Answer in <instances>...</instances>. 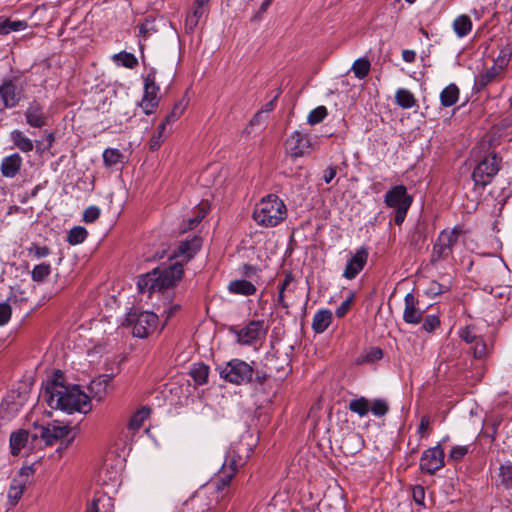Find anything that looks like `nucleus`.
Segmentation results:
<instances>
[{"mask_svg": "<svg viewBox=\"0 0 512 512\" xmlns=\"http://www.w3.org/2000/svg\"><path fill=\"white\" fill-rule=\"evenodd\" d=\"M42 397L51 409H59L68 414H86L91 410L89 396L77 386H66L60 372H56L53 379L47 381Z\"/></svg>", "mask_w": 512, "mask_h": 512, "instance_id": "f257e3e1", "label": "nucleus"}, {"mask_svg": "<svg viewBox=\"0 0 512 512\" xmlns=\"http://www.w3.org/2000/svg\"><path fill=\"white\" fill-rule=\"evenodd\" d=\"M184 274L183 265L174 263L168 267H158L138 279L137 286L142 293L160 292L173 287Z\"/></svg>", "mask_w": 512, "mask_h": 512, "instance_id": "f03ea898", "label": "nucleus"}, {"mask_svg": "<svg viewBox=\"0 0 512 512\" xmlns=\"http://www.w3.org/2000/svg\"><path fill=\"white\" fill-rule=\"evenodd\" d=\"M252 217L259 226L276 227L286 219L287 207L277 195L269 194L255 205Z\"/></svg>", "mask_w": 512, "mask_h": 512, "instance_id": "7ed1b4c3", "label": "nucleus"}, {"mask_svg": "<svg viewBox=\"0 0 512 512\" xmlns=\"http://www.w3.org/2000/svg\"><path fill=\"white\" fill-rule=\"evenodd\" d=\"M244 463L245 461L239 452L235 448L230 449L221 469L216 477L205 487V491L213 489V491L218 494L223 492L224 489L229 486L238 468L243 466Z\"/></svg>", "mask_w": 512, "mask_h": 512, "instance_id": "20e7f679", "label": "nucleus"}, {"mask_svg": "<svg viewBox=\"0 0 512 512\" xmlns=\"http://www.w3.org/2000/svg\"><path fill=\"white\" fill-rule=\"evenodd\" d=\"M217 370L222 379L235 385L250 383L254 375L253 366L246 361L237 358L219 365Z\"/></svg>", "mask_w": 512, "mask_h": 512, "instance_id": "39448f33", "label": "nucleus"}, {"mask_svg": "<svg viewBox=\"0 0 512 512\" xmlns=\"http://www.w3.org/2000/svg\"><path fill=\"white\" fill-rule=\"evenodd\" d=\"M413 202V197L407 193L406 186L400 184L393 186L384 195V203L395 210L394 222L401 225Z\"/></svg>", "mask_w": 512, "mask_h": 512, "instance_id": "423d86ee", "label": "nucleus"}, {"mask_svg": "<svg viewBox=\"0 0 512 512\" xmlns=\"http://www.w3.org/2000/svg\"><path fill=\"white\" fill-rule=\"evenodd\" d=\"M501 157L495 152H491L484 156L475 166L472 179L476 186L484 188L492 182L494 177L500 170Z\"/></svg>", "mask_w": 512, "mask_h": 512, "instance_id": "0eeeda50", "label": "nucleus"}, {"mask_svg": "<svg viewBox=\"0 0 512 512\" xmlns=\"http://www.w3.org/2000/svg\"><path fill=\"white\" fill-rule=\"evenodd\" d=\"M126 322L133 328V335L145 338L157 328L158 316L150 311H131L127 314Z\"/></svg>", "mask_w": 512, "mask_h": 512, "instance_id": "6e6552de", "label": "nucleus"}, {"mask_svg": "<svg viewBox=\"0 0 512 512\" xmlns=\"http://www.w3.org/2000/svg\"><path fill=\"white\" fill-rule=\"evenodd\" d=\"M24 97V87L19 78L4 79L0 84V111L19 105Z\"/></svg>", "mask_w": 512, "mask_h": 512, "instance_id": "1a4fd4ad", "label": "nucleus"}, {"mask_svg": "<svg viewBox=\"0 0 512 512\" xmlns=\"http://www.w3.org/2000/svg\"><path fill=\"white\" fill-rule=\"evenodd\" d=\"M462 234L463 230L457 226L452 230L441 231L433 246L431 262L435 263L449 257L453 252V247Z\"/></svg>", "mask_w": 512, "mask_h": 512, "instance_id": "9d476101", "label": "nucleus"}, {"mask_svg": "<svg viewBox=\"0 0 512 512\" xmlns=\"http://www.w3.org/2000/svg\"><path fill=\"white\" fill-rule=\"evenodd\" d=\"M237 343L240 345H253L265 339L268 327L263 320H251L242 328H232Z\"/></svg>", "mask_w": 512, "mask_h": 512, "instance_id": "9b49d317", "label": "nucleus"}, {"mask_svg": "<svg viewBox=\"0 0 512 512\" xmlns=\"http://www.w3.org/2000/svg\"><path fill=\"white\" fill-rule=\"evenodd\" d=\"M287 150L293 158L303 157L314 150V142L310 135L294 131L287 139Z\"/></svg>", "mask_w": 512, "mask_h": 512, "instance_id": "f8f14e48", "label": "nucleus"}, {"mask_svg": "<svg viewBox=\"0 0 512 512\" xmlns=\"http://www.w3.org/2000/svg\"><path fill=\"white\" fill-rule=\"evenodd\" d=\"M69 432L70 428L68 425L54 421L47 425L35 426V433L32 437L35 439L40 437L46 445H51L58 439L66 437Z\"/></svg>", "mask_w": 512, "mask_h": 512, "instance_id": "ddd939ff", "label": "nucleus"}, {"mask_svg": "<svg viewBox=\"0 0 512 512\" xmlns=\"http://www.w3.org/2000/svg\"><path fill=\"white\" fill-rule=\"evenodd\" d=\"M444 450L438 444L425 450L420 458V469L433 475L436 471L444 467Z\"/></svg>", "mask_w": 512, "mask_h": 512, "instance_id": "4468645a", "label": "nucleus"}, {"mask_svg": "<svg viewBox=\"0 0 512 512\" xmlns=\"http://www.w3.org/2000/svg\"><path fill=\"white\" fill-rule=\"evenodd\" d=\"M159 87L155 83V72L151 71L144 79V95L140 106L146 115L153 113L157 107Z\"/></svg>", "mask_w": 512, "mask_h": 512, "instance_id": "2eb2a0df", "label": "nucleus"}, {"mask_svg": "<svg viewBox=\"0 0 512 512\" xmlns=\"http://www.w3.org/2000/svg\"><path fill=\"white\" fill-rule=\"evenodd\" d=\"M459 337L471 346L473 356L476 359H483L487 355V345L477 333L475 327L467 326L459 330Z\"/></svg>", "mask_w": 512, "mask_h": 512, "instance_id": "dca6fc26", "label": "nucleus"}, {"mask_svg": "<svg viewBox=\"0 0 512 512\" xmlns=\"http://www.w3.org/2000/svg\"><path fill=\"white\" fill-rule=\"evenodd\" d=\"M368 249L366 247H360L347 261L345 269L343 271V277L347 280L354 279L365 267L368 260Z\"/></svg>", "mask_w": 512, "mask_h": 512, "instance_id": "f3484780", "label": "nucleus"}, {"mask_svg": "<svg viewBox=\"0 0 512 512\" xmlns=\"http://www.w3.org/2000/svg\"><path fill=\"white\" fill-rule=\"evenodd\" d=\"M26 123L33 128H42L49 122L44 106L38 101H31L24 112Z\"/></svg>", "mask_w": 512, "mask_h": 512, "instance_id": "a211bd4d", "label": "nucleus"}, {"mask_svg": "<svg viewBox=\"0 0 512 512\" xmlns=\"http://www.w3.org/2000/svg\"><path fill=\"white\" fill-rule=\"evenodd\" d=\"M210 0H195L190 12L187 13L185 19V28L188 32H193L199 24V21L209 11Z\"/></svg>", "mask_w": 512, "mask_h": 512, "instance_id": "6ab92c4d", "label": "nucleus"}, {"mask_svg": "<svg viewBox=\"0 0 512 512\" xmlns=\"http://www.w3.org/2000/svg\"><path fill=\"white\" fill-rule=\"evenodd\" d=\"M23 159L18 153L5 156L0 164V171L5 178H14L21 170Z\"/></svg>", "mask_w": 512, "mask_h": 512, "instance_id": "aec40b11", "label": "nucleus"}, {"mask_svg": "<svg viewBox=\"0 0 512 512\" xmlns=\"http://www.w3.org/2000/svg\"><path fill=\"white\" fill-rule=\"evenodd\" d=\"M405 308L403 319L408 324H418L422 320L423 312L416 306L417 299L412 293L406 294L404 298Z\"/></svg>", "mask_w": 512, "mask_h": 512, "instance_id": "412c9836", "label": "nucleus"}, {"mask_svg": "<svg viewBox=\"0 0 512 512\" xmlns=\"http://www.w3.org/2000/svg\"><path fill=\"white\" fill-rule=\"evenodd\" d=\"M201 247V239L193 237L189 240L182 241L177 250L174 252L176 256H182L184 259H191Z\"/></svg>", "mask_w": 512, "mask_h": 512, "instance_id": "4be33fe9", "label": "nucleus"}, {"mask_svg": "<svg viewBox=\"0 0 512 512\" xmlns=\"http://www.w3.org/2000/svg\"><path fill=\"white\" fill-rule=\"evenodd\" d=\"M332 312L328 309L317 311L312 320V328L316 333H323L331 324Z\"/></svg>", "mask_w": 512, "mask_h": 512, "instance_id": "5701e85b", "label": "nucleus"}, {"mask_svg": "<svg viewBox=\"0 0 512 512\" xmlns=\"http://www.w3.org/2000/svg\"><path fill=\"white\" fill-rule=\"evenodd\" d=\"M228 290L232 294H239L243 296H250L256 293V286L245 279L231 281L228 285Z\"/></svg>", "mask_w": 512, "mask_h": 512, "instance_id": "b1692460", "label": "nucleus"}, {"mask_svg": "<svg viewBox=\"0 0 512 512\" xmlns=\"http://www.w3.org/2000/svg\"><path fill=\"white\" fill-rule=\"evenodd\" d=\"M10 139L14 146L23 153H29L34 148L33 141L25 136L24 133L20 130H13L10 133Z\"/></svg>", "mask_w": 512, "mask_h": 512, "instance_id": "393cba45", "label": "nucleus"}, {"mask_svg": "<svg viewBox=\"0 0 512 512\" xmlns=\"http://www.w3.org/2000/svg\"><path fill=\"white\" fill-rule=\"evenodd\" d=\"M396 104L403 109L417 106V100L413 93L405 88H399L395 93Z\"/></svg>", "mask_w": 512, "mask_h": 512, "instance_id": "a878e982", "label": "nucleus"}, {"mask_svg": "<svg viewBox=\"0 0 512 512\" xmlns=\"http://www.w3.org/2000/svg\"><path fill=\"white\" fill-rule=\"evenodd\" d=\"M459 99V88L451 83L446 86L440 93V102L444 107L453 106Z\"/></svg>", "mask_w": 512, "mask_h": 512, "instance_id": "bb28decb", "label": "nucleus"}, {"mask_svg": "<svg viewBox=\"0 0 512 512\" xmlns=\"http://www.w3.org/2000/svg\"><path fill=\"white\" fill-rule=\"evenodd\" d=\"M25 490V482L22 479L14 478L9 487L8 501L11 506H15L21 499Z\"/></svg>", "mask_w": 512, "mask_h": 512, "instance_id": "cd10ccee", "label": "nucleus"}, {"mask_svg": "<svg viewBox=\"0 0 512 512\" xmlns=\"http://www.w3.org/2000/svg\"><path fill=\"white\" fill-rule=\"evenodd\" d=\"M453 30L458 37H465L472 30V21L468 15L462 14L453 21Z\"/></svg>", "mask_w": 512, "mask_h": 512, "instance_id": "c85d7f7f", "label": "nucleus"}, {"mask_svg": "<svg viewBox=\"0 0 512 512\" xmlns=\"http://www.w3.org/2000/svg\"><path fill=\"white\" fill-rule=\"evenodd\" d=\"M28 24L24 20L4 19L0 21V35H8L11 32L25 30Z\"/></svg>", "mask_w": 512, "mask_h": 512, "instance_id": "c756f323", "label": "nucleus"}, {"mask_svg": "<svg viewBox=\"0 0 512 512\" xmlns=\"http://www.w3.org/2000/svg\"><path fill=\"white\" fill-rule=\"evenodd\" d=\"M383 357V352L379 347H370L362 352L356 358V363L361 364H369L379 361Z\"/></svg>", "mask_w": 512, "mask_h": 512, "instance_id": "7c9ffc66", "label": "nucleus"}, {"mask_svg": "<svg viewBox=\"0 0 512 512\" xmlns=\"http://www.w3.org/2000/svg\"><path fill=\"white\" fill-rule=\"evenodd\" d=\"M349 410L359 417H365L370 411V401L363 396L352 399L349 402Z\"/></svg>", "mask_w": 512, "mask_h": 512, "instance_id": "2f4dec72", "label": "nucleus"}, {"mask_svg": "<svg viewBox=\"0 0 512 512\" xmlns=\"http://www.w3.org/2000/svg\"><path fill=\"white\" fill-rule=\"evenodd\" d=\"M29 433L26 431L13 432L10 436V447L13 455H18L28 441Z\"/></svg>", "mask_w": 512, "mask_h": 512, "instance_id": "473e14b6", "label": "nucleus"}, {"mask_svg": "<svg viewBox=\"0 0 512 512\" xmlns=\"http://www.w3.org/2000/svg\"><path fill=\"white\" fill-rule=\"evenodd\" d=\"M190 376L197 385H204L208 381L209 367L203 363L194 364L190 370Z\"/></svg>", "mask_w": 512, "mask_h": 512, "instance_id": "72a5a7b5", "label": "nucleus"}, {"mask_svg": "<svg viewBox=\"0 0 512 512\" xmlns=\"http://www.w3.org/2000/svg\"><path fill=\"white\" fill-rule=\"evenodd\" d=\"M123 158V154L116 148H107L103 152V163L106 168L122 163Z\"/></svg>", "mask_w": 512, "mask_h": 512, "instance_id": "f704fd0d", "label": "nucleus"}, {"mask_svg": "<svg viewBox=\"0 0 512 512\" xmlns=\"http://www.w3.org/2000/svg\"><path fill=\"white\" fill-rule=\"evenodd\" d=\"M293 280H294V276L292 275V273H287L285 275L283 281L278 285L279 292H278V297H277V304L284 309L289 308V304L285 300L284 293H285V290L287 289V287L289 286V284Z\"/></svg>", "mask_w": 512, "mask_h": 512, "instance_id": "c9c22d12", "label": "nucleus"}, {"mask_svg": "<svg viewBox=\"0 0 512 512\" xmlns=\"http://www.w3.org/2000/svg\"><path fill=\"white\" fill-rule=\"evenodd\" d=\"M113 60L129 69H133L138 65V60L135 55L126 51L115 54Z\"/></svg>", "mask_w": 512, "mask_h": 512, "instance_id": "e433bc0d", "label": "nucleus"}, {"mask_svg": "<svg viewBox=\"0 0 512 512\" xmlns=\"http://www.w3.org/2000/svg\"><path fill=\"white\" fill-rule=\"evenodd\" d=\"M370 67V62L366 58H360L353 63L351 70L356 78L364 79L368 75Z\"/></svg>", "mask_w": 512, "mask_h": 512, "instance_id": "4c0bfd02", "label": "nucleus"}, {"mask_svg": "<svg viewBox=\"0 0 512 512\" xmlns=\"http://www.w3.org/2000/svg\"><path fill=\"white\" fill-rule=\"evenodd\" d=\"M150 414L149 408H142L138 410L129 420L128 428L133 431H137L142 425L145 419Z\"/></svg>", "mask_w": 512, "mask_h": 512, "instance_id": "58836bf2", "label": "nucleus"}, {"mask_svg": "<svg viewBox=\"0 0 512 512\" xmlns=\"http://www.w3.org/2000/svg\"><path fill=\"white\" fill-rule=\"evenodd\" d=\"M87 235L88 233L84 227L76 226L69 231L67 241L71 245H77L84 242V240L87 238Z\"/></svg>", "mask_w": 512, "mask_h": 512, "instance_id": "ea45409f", "label": "nucleus"}, {"mask_svg": "<svg viewBox=\"0 0 512 512\" xmlns=\"http://www.w3.org/2000/svg\"><path fill=\"white\" fill-rule=\"evenodd\" d=\"M512 56V44H507L501 48L497 58L494 60V64H496L500 69H504Z\"/></svg>", "mask_w": 512, "mask_h": 512, "instance_id": "a19ab883", "label": "nucleus"}, {"mask_svg": "<svg viewBox=\"0 0 512 512\" xmlns=\"http://www.w3.org/2000/svg\"><path fill=\"white\" fill-rule=\"evenodd\" d=\"M187 106V102L185 100H181L177 102L172 111L165 117L164 121L162 123H165V126L167 124H171L175 122L184 112L185 108Z\"/></svg>", "mask_w": 512, "mask_h": 512, "instance_id": "79ce46f5", "label": "nucleus"}, {"mask_svg": "<svg viewBox=\"0 0 512 512\" xmlns=\"http://www.w3.org/2000/svg\"><path fill=\"white\" fill-rule=\"evenodd\" d=\"M499 477L501 479V483L506 488L512 487V463L505 462L499 468Z\"/></svg>", "mask_w": 512, "mask_h": 512, "instance_id": "37998d69", "label": "nucleus"}, {"mask_svg": "<svg viewBox=\"0 0 512 512\" xmlns=\"http://www.w3.org/2000/svg\"><path fill=\"white\" fill-rule=\"evenodd\" d=\"M370 411L376 417L385 416L389 411V405L384 399H374L370 402Z\"/></svg>", "mask_w": 512, "mask_h": 512, "instance_id": "c03bdc74", "label": "nucleus"}, {"mask_svg": "<svg viewBox=\"0 0 512 512\" xmlns=\"http://www.w3.org/2000/svg\"><path fill=\"white\" fill-rule=\"evenodd\" d=\"M51 273V266L47 263H41L36 265L32 272L31 277L36 282L43 281Z\"/></svg>", "mask_w": 512, "mask_h": 512, "instance_id": "a18cd8bd", "label": "nucleus"}, {"mask_svg": "<svg viewBox=\"0 0 512 512\" xmlns=\"http://www.w3.org/2000/svg\"><path fill=\"white\" fill-rule=\"evenodd\" d=\"M327 108L325 106H318L310 111L308 114L307 122L310 125H316L322 122L327 116Z\"/></svg>", "mask_w": 512, "mask_h": 512, "instance_id": "49530a36", "label": "nucleus"}, {"mask_svg": "<svg viewBox=\"0 0 512 512\" xmlns=\"http://www.w3.org/2000/svg\"><path fill=\"white\" fill-rule=\"evenodd\" d=\"M55 141V135L53 132L44 131L43 139L40 141H36L37 150L40 153L48 151L52 148L53 143Z\"/></svg>", "mask_w": 512, "mask_h": 512, "instance_id": "de8ad7c7", "label": "nucleus"}, {"mask_svg": "<svg viewBox=\"0 0 512 512\" xmlns=\"http://www.w3.org/2000/svg\"><path fill=\"white\" fill-rule=\"evenodd\" d=\"M110 498H107L105 495H101L99 497L93 498L91 503L87 506L85 512H101V507H104L105 504L110 505Z\"/></svg>", "mask_w": 512, "mask_h": 512, "instance_id": "09e8293b", "label": "nucleus"}, {"mask_svg": "<svg viewBox=\"0 0 512 512\" xmlns=\"http://www.w3.org/2000/svg\"><path fill=\"white\" fill-rule=\"evenodd\" d=\"M503 69H500L496 64H493V66L489 69H487L481 76H480V83L482 85H487L490 82H492L496 76L502 71Z\"/></svg>", "mask_w": 512, "mask_h": 512, "instance_id": "8fccbe9b", "label": "nucleus"}, {"mask_svg": "<svg viewBox=\"0 0 512 512\" xmlns=\"http://www.w3.org/2000/svg\"><path fill=\"white\" fill-rule=\"evenodd\" d=\"M165 128H166L165 123H161L158 126V132L151 137L150 149L152 151L158 149L160 147L161 143L163 142V140H164L163 132H164Z\"/></svg>", "mask_w": 512, "mask_h": 512, "instance_id": "3c124183", "label": "nucleus"}, {"mask_svg": "<svg viewBox=\"0 0 512 512\" xmlns=\"http://www.w3.org/2000/svg\"><path fill=\"white\" fill-rule=\"evenodd\" d=\"M100 216V209L97 206H89L84 210L83 221L86 223H92L97 220Z\"/></svg>", "mask_w": 512, "mask_h": 512, "instance_id": "603ef678", "label": "nucleus"}, {"mask_svg": "<svg viewBox=\"0 0 512 512\" xmlns=\"http://www.w3.org/2000/svg\"><path fill=\"white\" fill-rule=\"evenodd\" d=\"M354 297L355 294L351 293L349 297L345 301H343L341 305L336 309L335 314L338 318H342L347 314V312L351 308V304L353 302Z\"/></svg>", "mask_w": 512, "mask_h": 512, "instance_id": "864d4df0", "label": "nucleus"}, {"mask_svg": "<svg viewBox=\"0 0 512 512\" xmlns=\"http://www.w3.org/2000/svg\"><path fill=\"white\" fill-rule=\"evenodd\" d=\"M440 325V320L437 316L435 315H428L424 321H423V324H422V328L426 331V332H432L434 331L438 326Z\"/></svg>", "mask_w": 512, "mask_h": 512, "instance_id": "5fc2aeb1", "label": "nucleus"}, {"mask_svg": "<svg viewBox=\"0 0 512 512\" xmlns=\"http://www.w3.org/2000/svg\"><path fill=\"white\" fill-rule=\"evenodd\" d=\"M30 254H33L36 258H44L50 254V249L47 246H39L37 244H32L28 249Z\"/></svg>", "mask_w": 512, "mask_h": 512, "instance_id": "6e6d98bb", "label": "nucleus"}, {"mask_svg": "<svg viewBox=\"0 0 512 512\" xmlns=\"http://www.w3.org/2000/svg\"><path fill=\"white\" fill-rule=\"evenodd\" d=\"M468 451V446L457 445L451 449L449 456L451 459L458 461L462 459L468 453Z\"/></svg>", "mask_w": 512, "mask_h": 512, "instance_id": "4d7b16f0", "label": "nucleus"}, {"mask_svg": "<svg viewBox=\"0 0 512 512\" xmlns=\"http://www.w3.org/2000/svg\"><path fill=\"white\" fill-rule=\"evenodd\" d=\"M12 310L9 304L0 303V326L5 325L11 318Z\"/></svg>", "mask_w": 512, "mask_h": 512, "instance_id": "13d9d810", "label": "nucleus"}, {"mask_svg": "<svg viewBox=\"0 0 512 512\" xmlns=\"http://www.w3.org/2000/svg\"><path fill=\"white\" fill-rule=\"evenodd\" d=\"M412 497L416 504L424 506L425 490L422 486L416 485L412 488Z\"/></svg>", "mask_w": 512, "mask_h": 512, "instance_id": "bf43d9fd", "label": "nucleus"}, {"mask_svg": "<svg viewBox=\"0 0 512 512\" xmlns=\"http://www.w3.org/2000/svg\"><path fill=\"white\" fill-rule=\"evenodd\" d=\"M206 209L204 207L199 208L195 217L188 220V229H193L197 226L201 220L205 217Z\"/></svg>", "mask_w": 512, "mask_h": 512, "instance_id": "052dcab7", "label": "nucleus"}, {"mask_svg": "<svg viewBox=\"0 0 512 512\" xmlns=\"http://www.w3.org/2000/svg\"><path fill=\"white\" fill-rule=\"evenodd\" d=\"M112 376L108 374H104L94 379L91 382V388L93 389L95 386H103V391H105L108 383L111 381Z\"/></svg>", "mask_w": 512, "mask_h": 512, "instance_id": "680f3d73", "label": "nucleus"}, {"mask_svg": "<svg viewBox=\"0 0 512 512\" xmlns=\"http://www.w3.org/2000/svg\"><path fill=\"white\" fill-rule=\"evenodd\" d=\"M430 425V418L427 415H424L420 419V423L417 429V433L421 435V437H425V433L427 432Z\"/></svg>", "mask_w": 512, "mask_h": 512, "instance_id": "e2e57ef3", "label": "nucleus"}, {"mask_svg": "<svg viewBox=\"0 0 512 512\" xmlns=\"http://www.w3.org/2000/svg\"><path fill=\"white\" fill-rule=\"evenodd\" d=\"M336 174H337V167L330 166L324 171L323 180L327 184H329L335 178Z\"/></svg>", "mask_w": 512, "mask_h": 512, "instance_id": "0e129e2a", "label": "nucleus"}, {"mask_svg": "<svg viewBox=\"0 0 512 512\" xmlns=\"http://www.w3.org/2000/svg\"><path fill=\"white\" fill-rule=\"evenodd\" d=\"M267 116L264 115V111H258L253 118L250 120V126L263 125L266 121Z\"/></svg>", "mask_w": 512, "mask_h": 512, "instance_id": "69168bd1", "label": "nucleus"}, {"mask_svg": "<svg viewBox=\"0 0 512 512\" xmlns=\"http://www.w3.org/2000/svg\"><path fill=\"white\" fill-rule=\"evenodd\" d=\"M402 59L407 63H412L416 59V52L410 49H404L402 51Z\"/></svg>", "mask_w": 512, "mask_h": 512, "instance_id": "338daca9", "label": "nucleus"}, {"mask_svg": "<svg viewBox=\"0 0 512 512\" xmlns=\"http://www.w3.org/2000/svg\"><path fill=\"white\" fill-rule=\"evenodd\" d=\"M280 94H281V91L279 90L277 92V94L274 96V98L265 104V106L261 110V111H264V115H266L267 113H269L270 111H272L274 109L275 103H276L278 97L280 96Z\"/></svg>", "mask_w": 512, "mask_h": 512, "instance_id": "774afa93", "label": "nucleus"}]
</instances>
